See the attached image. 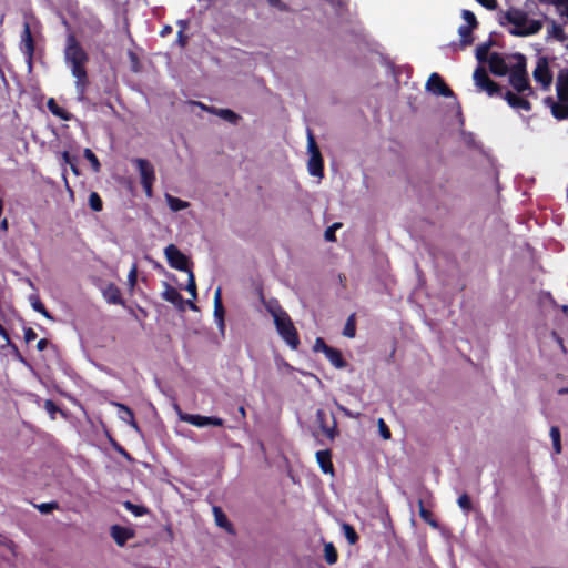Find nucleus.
Returning a JSON list of instances; mask_svg holds the SVG:
<instances>
[{
  "label": "nucleus",
  "instance_id": "obj_1",
  "mask_svg": "<svg viewBox=\"0 0 568 568\" xmlns=\"http://www.w3.org/2000/svg\"><path fill=\"white\" fill-rule=\"evenodd\" d=\"M64 60L70 67L72 75L75 78V89L78 94L83 97L90 83L87 72L89 54L73 33L68 34L67 37Z\"/></svg>",
  "mask_w": 568,
  "mask_h": 568
},
{
  "label": "nucleus",
  "instance_id": "obj_2",
  "mask_svg": "<svg viewBox=\"0 0 568 568\" xmlns=\"http://www.w3.org/2000/svg\"><path fill=\"white\" fill-rule=\"evenodd\" d=\"M499 23L505 26L506 23L513 24L509 29V33L516 37H527L538 33L542 29L540 20L529 19L527 12L510 8L500 18Z\"/></svg>",
  "mask_w": 568,
  "mask_h": 568
},
{
  "label": "nucleus",
  "instance_id": "obj_3",
  "mask_svg": "<svg viewBox=\"0 0 568 568\" xmlns=\"http://www.w3.org/2000/svg\"><path fill=\"white\" fill-rule=\"evenodd\" d=\"M265 307L272 315L280 336L292 349H296L300 345V338L288 314L280 306L276 301H268L265 304Z\"/></svg>",
  "mask_w": 568,
  "mask_h": 568
},
{
  "label": "nucleus",
  "instance_id": "obj_4",
  "mask_svg": "<svg viewBox=\"0 0 568 568\" xmlns=\"http://www.w3.org/2000/svg\"><path fill=\"white\" fill-rule=\"evenodd\" d=\"M516 62L510 67L509 83L519 94L527 92V95H534V89L530 85L527 72V59L521 53L511 55Z\"/></svg>",
  "mask_w": 568,
  "mask_h": 568
},
{
  "label": "nucleus",
  "instance_id": "obj_5",
  "mask_svg": "<svg viewBox=\"0 0 568 568\" xmlns=\"http://www.w3.org/2000/svg\"><path fill=\"white\" fill-rule=\"evenodd\" d=\"M174 410L181 422H185L192 426L203 428L207 426H223V419L215 416H202L199 414H187L182 412V409L175 405Z\"/></svg>",
  "mask_w": 568,
  "mask_h": 568
},
{
  "label": "nucleus",
  "instance_id": "obj_6",
  "mask_svg": "<svg viewBox=\"0 0 568 568\" xmlns=\"http://www.w3.org/2000/svg\"><path fill=\"white\" fill-rule=\"evenodd\" d=\"M473 78L475 84L480 90L485 91L489 97L501 94V87L489 78L484 67H477L474 71Z\"/></svg>",
  "mask_w": 568,
  "mask_h": 568
},
{
  "label": "nucleus",
  "instance_id": "obj_7",
  "mask_svg": "<svg viewBox=\"0 0 568 568\" xmlns=\"http://www.w3.org/2000/svg\"><path fill=\"white\" fill-rule=\"evenodd\" d=\"M307 171L310 175L317 179L324 176L323 172V158L317 144H307Z\"/></svg>",
  "mask_w": 568,
  "mask_h": 568
},
{
  "label": "nucleus",
  "instance_id": "obj_8",
  "mask_svg": "<svg viewBox=\"0 0 568 568\" xmlns=\"http://www.w3.org/2000/svg\"><path fill=\"white\" fill-rule=\"evenodd\" d=\"M164 255L168 260L169 265L172 268L184 271L187 273L189 271H191L189 268V258L174 244H169L164 248Z\"/></svg>",
  "mask_w": 568,
  "mask_h": 568
},
{
  "label": "nucleus",
  "instance_id": "obj_9",
  "mask_svg": "<svg viewBox=\"0 0 568 568\" xmlns=\"http://www.w3.org/2000/svg\"><path fill=\"white\" fill-rule=\"evenodd\" d=\"M532 75L535 81L540 83L544 90H548L550 88L552 83V72L549 68V61L547 57L538 58Z\"/></svg>",
  "mask_w": 568,
  "mask_h": 568
},
{
  "label": "nucleus",
  "instance_id": "obj_10",
  "mask_svg": "<svg viewBox=\"0 0 568 568\" xmlns=\"http://www.w3.org/2000/svg\"><path fill=\"white\" fill-rule=\"evenodd\" d=\"M426 91L440 97H455L453 90L445 83L444 79L436 72L432 73L425 85Z\"/></svg>",
  "mask_w": 568,
  "mask_h": 568
},
{
  "label": "nucleus",
  "instance_id": "obj_11",
  "mask_svg": "<svg viewBox=\"0 0 568 568\" xmlns=\"http://www.w3.org/2000/svg\"><path fill=\"white\" fill-rule=\"evenodd\" d=\"M20 49H21V52L23 53L28 64L31 67L33 55H34V50H36V43H34L31 28H30V24L28 21H26L23 23Z\"/></svg>",
  "mask_w": 568,
  "mask_h": 568
},
{
  "label": "nucleus",
  "instance_id": "obj_12",
  "mask_svg": "<svg viewBox=\"0 0 568 568\" xmlns=\"http://www.w3.org/2000/svg\"><path fill=\"white\" fill-rule=\"evenodd\" d=\"M489 70L494 75L504 77L510 72L505 59L500 53L493 52L488 58Z\"/></svg>",
  "mask_w": 568,
  "mask_h": 568
},
{
  "label": "nucleus",
  "instance_id": "obj_13",
  "mask_svg": "<svg viewBox=\"0 0 568 568\" xmlns=\"http://www.w3.org/2000/svg\"><path fill=\"white\" fill-rule=\"evenodd\" d=\"M110 535L118 546L122 547L128 540L134 537V531L131 528L113 525L110 529Z\"/></svg>",
  "mask_w": 568,
  "mask_h": 568
},
{
  "label": "nucleus",
  "instance_id": "obj_14",
  "mask_svg": "<svg viewBox=\"0 0 568 568\" xmlns=\"http://www.w3.org/2000/svg\"><path fill=\"white\" fill-rule=\"evenodd\" d=\"M162 297L166 302L173 304L180 311L184 310L185 301L183 300L182 295L175 287L169 285L168 283H164V291L162 292Z\"/></svg>",
  "mask_w": 568,
  "mask_h": 568
},
{
  "label": "nucleus",
  "instance_id": "obj_15",
  "mask_svg": "<svg viewBox=\"0 0 568 568\" xmlns=\"http://www.w3.org/2000/svg\"><path fill=\"white\" fill-rule=\"evenodd\" d=\"M326 417V413L323 409H318L316 412V422L321 427L322 432L326 435L328 439L334 440V438L337 435L336 422L333 418L332 426H328Z\"/></svg>",
  "mask_w": 568,
  "mask_h": 568
},
{
  "label": "nucleus",
  "instance_id": "obj_16",
  "mask_svg": "<svg viewBox=\"0 0 568 568\" xmlns=\"http://www.w3.org/2000/svg\"><path fill=\"white\" fill-rule=\"evenodd\" d=\"M133 163L136 165V169L139 170L140 176H141V183L143 182H154L155 181V173L153 165L144 160V159H135L133 160Z\"/></svg>",
  "mask_w": 568,
  "mask_h": 568
},
{
  "label": "nucleus",
  "instance_id": "obj_17",
  "mask_svg": "<svg viewBox=\"0 0 568 568\" xmlns=\"http://www.w3.org/2000/svg\"><path fill=\"white\" fill-rule=\"evenodd\" d=\"M556 90L558 100L568 101V69H562L559 71Z\"/></svg>",
  "mask_w": 568,
  "mask_h": 568
},
{
  "label": "nucleus",
  "instance_id": "obj_18",
  "mask_svg": "<svg viewBox=\"0 0 568 568\" xmlns=\"http://www.w3.org/2000/svg\"><path fill=\"white\" fill-rule=\"evenodd\" d=\"M507 103L514 109H521L525 111L531 110V103L524 97H520L511 91H506L504 95Z\"/></svg>",
  "mask_w": 568,
  "mask_h": 568
},
{
  "label": "nucleus",
  "instance_id": "obj_19",
  "mask_svg": "<svg viewBox=\"0 0 568 568\" xmlns=\"http://www.w3.org/2000/svg\"><path fill=\"white\" fill-rule=\"evenodd\" d=\"M548 104H550L551 113L557 120H565L568 118V101L555 102L552 98L548 97L545 100Z\"/></svg>",
  "mask_w": 568,
  "mask_h": 568
},
{
  "label": "nucleus",
  "instance_id": "obj_20",
  "mask_svg": "<svg viewBox=\"0 0 568 568\" xmlns=\"http://www.w3.org/2000/svg\"><path fill=\"white\" fill-rule=\"evenodd\" d=\"M316 460H317L321 469L323 470V473H325V474L334 473L333 464L331 460V452L328 449L318 450L316 453Z\"/></svg>",
  "mask_w": 568,
  "mask_h": 568
},
{
  "label": "nucleus",
  "instance_id": "obj_21",
  "mask_svg": "<svg viewBox=\"0 0 568 568\" xmlns=\"http://www.w3.org/2000/svg\"><path fill=\"white\" fill-rule=\"evenodd\" d=\"M103 297L110 304H122L121 292L114 284H109L104 287Z\"/></svg>",
  "mask_w": 568,
  "mask_h": 568
},
{
  "label": "nucleus",
  "instance_id": "obj_22",
  "mask_svg": "<svg viewBox=\"0 0 568 568\" xmlns=\"http://www.w3.org/2000/svg\"><path fill=\"white\" fill-rule=\"evenodd\" d=\"M165 202L172 212H179L190 207V202L175 197L169 193L164 195Z\"/></svg>",
  "mask_w": 568,
  "mask_h": 568
},
{
  "label": "nucleus",
  "instance_id": "obj_23",
  "mask_svg": "<svg viewBox=\"0 0 568 568\" xmlns=\"http://www.w3.org/2000/svg\"><path fill=\"white\" fill-rule=\"evenodd\" d=\"M209 110H210V112L219 115L221 119H223L226 122L232 123V124H236L239 122V120L241 119V116L237 113H235L234 111H232L230 109L211 108Z\"/></svg>",
  "mask_w": 568,
  "mask_h": 568
},
{
  "label": "nucleus",
  "instance_id": "obj_24",
  "mask_svg": "<svg viewBox=\"0 0 568 568\" xmlns=\"http://www.w3.org/2000/svg\"><path fill=\"white\" fill-rule=\"evenodd\" d=\"M47 106L53 115L61 120H69L71 118V114L64 108L60 106L53 98L48 100Z\"/></svg>",
  "mask_w": 568,
  "mask_h": 568
},
{
  "label": "nucleus",
  "instance_id": "obj_25",
  "mask_svg": "<svg viewBox=\"0 0 568 568\" xmlns=\"http://www.w3.org/2000/svg\"><path fill=\"white\" fill-rule=\"evenodd\" d=\"M325 356L336 368H344L346 366V362L343 359L342 353L336 348L331 347L327 349Z\"/></svg>",
  "mask_w": 568,
  "mask_h": 568
},
{
  "label": "nucleus",
  "instance_id": "obj_26",
  "mask_svg": "<svg viewBox=\"0 0 568 568\" xmlns=\"http://www.w3.org/2000/svg\"><path fill=\"white\" fill-rule=\"evenodd\" d=\"M474 29H475L474 27L465 26V24H463L458 28L462 47H468V45L473 44V42H474L473 30Z\"/></svg>",
  "mask_w": 568,
  "mask_h": 568
},
{
  "label": "nucleus",
  "instance_id": "obj_27",
  "mask_svg": "<svg viewBox=\"0 0 568 568\" xmlns=\"http://www.w3.org/2000/svg\"><path fill=\"white\" fill-rule=\"evenodd\" d=\"M213 514H214L215 524L219 527L224 528L230 531L231 524H230L227 517L225 516V514L222 511V509L219 507H213Z\"/></svg>",
  "mask_w": 568,
  "mask_h": 568
},
{
  "label": "nucleus",
  "instance_id": "obj_28",
  "mask_svg": "<svg viewBox=\"0 0 568 568\" xmlns=\"http://www.w3.org/2000/svg\"><path fill=\"white\" fill-rule=\"evenodd\" d=\"M116 407L120 409V418L138 429L132 410L123 404H116Z\"/></svg>",
  "mask_w": 568,
  "mask_h": 568
},
{
  "label": "nucleus",
  "instance_id": "obj_29",
  "mask_svg": "<svg viewBox=\"0 0 568 568\" xmlns=\"http://www.w3.org/2000/svg\"><path fill=\"white\" fill-rule=\"evenodd\" d=\"M29 301H30L32 308L36 312L42 314L48 320H53L52 316L49 314V312L45 310L44 305L42 304V302L40 301V298L37 294L31 295L29 297Z\"/></svg>",
  "mask_w": 568,
  "mask_h": 568
},
{
  "label": "nucleus",
  "instance_id": "obj_30",
  "mask_svg": "<svg viewBox=\"0 0 568 568\" xmlns=\"http://www.w3.org/2000/svg\"><path fill=\"white\" fill-rule=\"evenodd\" d=\"M214 320L219 326V329L222 335L225 332V323H224V307L223 304H214Z\"/></svg>",
  "mask_w": 568,
  "mask_h": 568
},
{
  "label": "nucleus",
  "instance_id": "obj_31",
  "mask_svg": "<svg viewBox=\"0 0 568 568\" xmlns=\"http://www.w3.org/2000/svg\"><path fill=\"white\" fill-rule=\"evenodd\" d=\"M549 435H550V438H551V442H552V447H554L555 454H560L561 453V443H560V430H559V428L557 426H552L550 428Z\"/></svg>",
  "mask_w": 568,
  "mask_h": 568
},
{
  "label": "nucleus",
  "instance_id": "obj_32",
  "mask_svg": "<svg viewBox=\"0 0 568 568\" xmlns=\"http://www.w3.org/2000/svg\"><path fill=\"white\" fill-rule=\"evenodd\" d=\"M548 32L559 42H564L567 40V36L562 27L560 24H557L555 21L551 22V28L548 30Z\"/></svg>",
  "mask_w": 568,
  "mask_h": 568
},
{
  "label": "nucleus",
  "instance_id": "obj_33",
  "mask_svg": "<svg viewBox=\"0 0 568 568\" xmlns=\"http://www.w3.org/2000/svg\"><path fill=\"white\" fill-rule=\"evenodd\" d=\"M342 530H343V534H344L345 538L347 539V541L351 545H355L357 542L358 535L356 534L355 529L351 525L343 524L342 525Z\"/></svg>",
  "mask_w": 568,
  "mask_h": 568
},
{
  "label": "nucleus",
  "instance_id": "obj_34",
  "mask_svg": "<svg viewBox=\"0 0 568 568\" xmlns=\"http://www.w3.org/2000/svg\"><path fill=\"white\" fill-rule=\"evenodd\" d=\"M491 42H486L477 47L476 49V58L479 62L488 61V52L490 49Z\"/></svg>",
  "mask_w": 568,
  "mask_h": 568
},
{
  "label": "nucleus",
  "instance_id": "obj_35",
  "mask_svg": "<svg viewBox=\"0 0 568 568\" xmlns=\"http://www.w3.org/2000/svg\"><path fill=\"white\" fill-rule=\"evenodd\" d=\"M325 559L329 565H333L337 560V552L332 544L325 545L324 548Z\"/></svg>",
  "mask_w": 568,
  "mask_h": 568
},
{
  "label": "nucleus",
  "instance_id": "obj_36",
  "mask_svg": "<svg viewBox=\"0 0 568 568\" xmlns=\"http://www.w3.org/2000/svg\"><path fill=\"white\" fill-rule=\"evenodd\" d=\"M185 290L190 293V295L192 296L193 300L196 298V296H197L196 284H195V278H194V274L192 271H189V273H187V284H186Z\"/></svg>",
  "mask_w": 568,
  "mask_h": 568
},
{
  "label": "nucleus",
  "instance_id": "obj_37",
  "mask_svg": "<svg viewBox=\"0 0 568 568\" xmlns=\"http://www.w3.org/2000/svg\"><path fill=\"white\" fill-rule=\"evenodd\" d=\"M89 204H90V207L95 212H99L102 210V200L97 192H92L90 194Z\"/></svg>",
  "mask_w": 568,
  "mask_h": 568
},
{
  "label": "nucleus",
  "instance_id": "obj_38",
  "mask_svg": "<svg viewBox=\"0 0 568 568\" xmlns=\"http://www.w3.org/2000/svg\"><path fill=\"white\" fill-rule=\"evenodd\" d=\"M84 156L91 163L93 171L98 172L100 170V163L95 154L90 149H85Z\"/></svg>",
  "mask_w": 568,
  "mask_h": 568
},
{
  "label": "nucleus",
  "instance_id": "obj_39",
  "mask_svg": "<svg viewBox=\"0 0 568 568\" xmlns=\"http://www.w3.org/2000/svg\"><path fill=\"white\" fill-rule=\"evenodd\" d=\"M355 331H356L355 329V321H354V316L352 315L345 324L343 335L346 337L353 338L355 336Z\"/></svg>",
  "mask_w": 568,
  "mask_h": 568
},
{
  "label": "nucleus",
  "instance_id": "obj_40",
  "mask_svg": "<svg viewBox=\"0 0 568 568\" xmlns=\"http://www.w3.org/2000/svg\"><path fill=\"white\" fill-rule=\"evenodd\" d=\"M462 16H463L464 20L467 22L466 26H470V27H474V28L478 27L477 18H476V16L471 11L463 10Z\"/></svg>",
  "mask_w": 568,
  "mask_h": 568
},
{
  "label": "nucleus",
  "instance_id": "obj_41",
  "mask_svg": "<svg viewBox=\"0 0 568 568\" xmlns=\"http://www.w3.org/2000/svg\"><path fill=\"white\" fill-rule=\"evenodd\" d=\"M342 226L341 223H334L333 225H331L329 227L326 229L325 233H324V237L326 241L328 242H334L336 240L335 237V232L336 230H338L339 227Z\"/></svg>",
  "mask_w": 568,
  "mask_h": 568
},
{
  "label": "nucleus",
  "instance_id": "obj_42",
  "mask_svg": "<svg viewBox=\"0 0 568 568\" xmlns=\"http://www.w3.org/2000/svg\"><path fill=\"white\" fill-rule=\"evenodd\" d=\"M125 508L130 510L134 516L139 517L146 513V509L142 506L134 505L130 501H126L124 504Z\"/></svg>",
  "mask_w": 568,
  "mask_h": 568
},
{
  "label": "nucleus",
  "instance_id": "obj_43",
  "mask_svg": "<svg viewBox=\"0 0 568 568\" xmlns=\"http://www.w3.org/2000/svg\"><path fill=\"white\" fill-rule=\"evenodd\" d=\"M457 503H458V506L465 513H468L471 509V501L467 494H463L462 496H459Z\"/></svg>",
  "mask_w": 568,
  "mask_h": 568
},
{
  "label": "nucleus",
  "instance_id": "obj_44",
  "mask_svg": "<svg viewBox=\"0 0 568 568\" xmlns=\"http://www.w3.org/2000/svg\"><path fill=\"white\" fill-rule=\"evenodd\" d=\"M377 426H378V430H379V434L381 436L384 438V439H389L390 438V430L388 428V426L386 425V423L384 422L383 418H379L377 420Z\"/></svg>",
  "mask_w": 568,
  "mask_h": 568
},
{
  "label": "nucleus",
  "instance_id": "obj_45",
  "mask_svg": "<svg viewBox=\"0 0 568 568\" xmlns=\"http://www.w3.org/2000/svg\"><path fill=\"white\" fill-rule=\"evenodd\" d=\"M136 280H138V266H136V264H133L129 272V275H128V283L131 288H133L135 286Z\"/></svg>",
  "mask_w": 568,
  "mask_h": 568
},
{
  "label": "nucleus",
  "instance_id": "obj_46",
  "mask_svg": "<svg viewBox=\"0 0 568 568\" xmlns=\"http://www.w3.org/2000/svg\"><path fill=\"white\" fill-rule=\"evenodd\" d=\"M329 348L331 347L328 345H326V343L324 342V339L322 337H317L315 339V343L313 346L314 352H323L325 354L327 352V349H329Z\"/></svg>",
  "mask_w": 568,
  "mask_h": 568
},
{
  "label": "nucleus",
  "instance_id": "obj_47",
  "mask_svg": "<svg viewBox=\"0 0 568 568\" xmlns=\"http://www.w3.org/2000/svg\"><path fill=\"white\" fill-rule=\"evenodd\" d=\"M266 1L271 7L276 8L280 11H284V12L290 11L288 6L286 3H284L282 0H266Z\"/></svg>",
  "mask_w": 568,
  "mask_h": 568
},
{
  "label": "nucleus",
  "instance_id": "obj_48",
  "mask_svg": "<svg viewBox=\"0 0 568 568\" xmlns=\"http://www.w3.org/2000/svg\"><path fill=\"white\" fill-rule=\"evenodd\" d=\"M37 507L42 514H47L53 509H57L58 504L57 503H43V504L38 505Z\"/></svg>",
  "mask_w": 568,
  "mask_h": 568
},
{
  "label": "nucleus",
  "instance_id": "obj_49",
  "mask_svg": "<svg viewBox=\"0 0 568 568\" xmlns=\"http://www.w3.org/2000/svg\"><path fill=\"white\" fill-rule=\"evenodd\" d=\"M419 514L425 521L429 523L433 526H436V524L430 520V513L425 509L422 500H419Z\"/></svg>",
  "mask_w": 568,
  "mask_h": 568
},
{
  "label": "nucleus",
  "instance_id": "obj_50",
  "mask_svg": "<svg viewBox=\"0 0 568 568\" xmlns=\"http://www.w3.org/2000/svg\"><path fill=\"white\" fill-rule=\"evenodd\" d=\"M332 7L336 8L337 12L341 13L346 8V0H329Z\"/></svg>",
  "mask_w": 568,
  "mask_h": 568
},
{
  "label": "nucleus",
  "instance_id": "obj_51",
  "mask_svg": "<svg viewBox=\"0 0 568 568\" xmlns=\"http://www.w3.org/2000/svg\"><path fill=\"white\" fill-rule=\"evenodd\" d=\"M460 142H475V136L471 132H466L465 130H460Z\"/></svg>",
  "mask_w": 568,
  "mask_h": 568
},
{
  "label": "nucleus",
  "instance_id": "obj_52",
  "mask_svg": "<svg viewBox=\"0 0 568 568\" xmlns=\"http://www.w3.org/2000/svg\"><path fill=\"white\" fill-rule=\"evenodd\" d=\"M153 183L154 182H149V181L141 183L144 189L145 195L149 199H151L153 196Z\"/></svg>",
  "mask_w": 568,
  "mask_h": 568
},
{
  "label": "nucleus",
  "instance_id": "obj_53",
  "mask_svg": "<svg viewBox=\"0 0 568 568\" xmlns=\"http://www.w3.org/2000/svg\"><path fill=\"white\" fill-rule=\"evenodd\" d=\"M483 7L494 10L497 7V0H476Z\"/></svg>",
  "mask_w": 568,
  "mask_h": 568
},
{
  "label": "nucleus",
  "instance_id": "obj_54",
  "mask_svg": "<svg viewBox=\"0 0 568 568\" xmlns=\"http://www.w3.org/2000/svg\"><path fill=\"white\" fill-rule=\"evenodd\" d=\"M178 42L181 47H184L187 42V37L183 33V31L178 32Z\"/></svg>",
  "mask_w": 568,
  "mask_h": 568
},
{
  "label": "nucleus",
  "instance_id": "obj_55",
  "mask_svg": "<svg viewBox=\"0 0 568 568\" xmlns=\"http://www.w3.org/2000/svg\"><path fill=\"white\" fill-rule=\"evenodd\" d=\"M24 337L28 342H30L37 337V334L32 328H28L24 332Z\"/></svg>",
  "mask_w": 568,
  "mask_h": 568
},
{
  "label": "nucleus",
  "instance_id": "obj_56",
  "mask_svg": "<svg viewBox=\"0 0 568 568\" xmlns=\"http://www.w3.org/2000/svg\"><path fill=\"white\" fill-rule=\"evenodd\" d=\"M214 304H222V290L217 287L214 293Z\"/></svg>",
  "mask_w": 568,
  "mask_h": 568
},
{
  "label": "nucleus",
  "instance_id": "obj_57",
  "mask_svg": "<svg viewBox=\"0 0 568 568\" xmlns=\"http://www.w3.org/2000/svg\"><path fill=\"white\" fill-rule=\"evenodd\" d=\"M557 7H564V14L568 17V0H557Z\"/></svg>",
  "mask_w": 568,
  "mask_h": 568
},
{
  "label": "nucleus",
  "instance_id": "obj_58",
  "mask_svg": "<svg viewBox=\"0 0 568 568\" xmlns=\"http://www.w3.org/2000/svg\"><path fill=\"white\" fill-rule=\"evenodd\" d=\"M44 407L48 412L53 413L55 410V406L52 400H47L44 403Z\"/></svg>",
  "mask_w": 568,
  "mask_h": 568
},
{
  "label": "nucleus",
  "instance_id": "obj_59",
  "mask_svg": "<svg viewBox=\"0 0 568 568\" xmlns=\"http://www.w3.org/2000/svg\"><path fill=\"white\" fill-rule=\"evenodd\" d=\"M47 345H48V341L42 338L38 342L37 347L39 351H43L47 347Z\"/></svg>",
  "mask_w": 568,
  "mask_h": 568
},
{
  "label": "nucleus",
  "instance_id": "obj_60",
  "mask_svg": "<svg viewBox=\"0 0 568 568\" xmlns=\"http://www.w3.org/2000/svg\"><path fill=\"white\" fill-rule=\"evenodd\" d=\"M171 32H172V27H171V26H165V27L161 30L160 34H161V37H165V36H168V34H170Z\"/></svg>",
  "mask_w": 568,
  "mask_h": 568
},
{
  "label": "nucleus",
  "instance_id": "obj_61",
  "mask_svg": "<svg viewBox=\"0 0 568 568\" xmlns=\"http://www.w3.org/2000/svg\"><path fill=\"white\" fill-rule=\"evenodd\" d=\"M0 230L3 231V232H7L8 231V220L7 219H3L1 222H0Z\"/></svg>",
  "mask_w": 568,
  "mask_h": 568
},
{
  "label": "nucleus",
  "instance_id": "obj_62",
  "mask_svg": "<svg viewBox=\"0 0 568 568\" xmlns=\"http://www.w3.org/2000/svg\"><path fill=\"white\" fill-rule=\"evenodd\" d=\"M339 409L348 417H355V415L343 406H338Z\"/></svg>",
  "mask_w": 568,
  "mask_h": 568
},
{
  "label": "nucleus",
  "instance_id": "obj_63",
  "mask_svg": "<svg viewBox=\"0 0 568 568\" xmlns=\"http://www.w3.org/2000/svg\"><path fill=\"white\" fill-rule=\"evenodd\" d=\"M307 142H310V143L316 142L314 135L312 134V132L310 130L307 132Z\"/></svg>",
  "mask_w": 568,
  "mask_h": 568
},
{
  "label": "nucleus",
  "instance_id": "obj_64",
  "mask_svg": "<svg viewBox=\"0 0 568 568\" xmlns=\"http://www.w3.org/2000/svg\"><path fill=\"white\" fill-rule=\"evenodd\" d=\"M239 413L241 414V416H242L243 418H245V416H246V412H245V408H244L243 406H241V407L239 408Z\"/></svg>",
  "mask_w": 568,
  "mask_h": 568
}]
</instances>
